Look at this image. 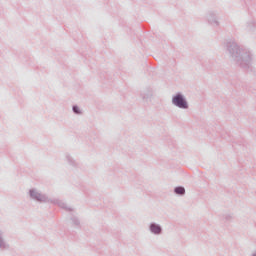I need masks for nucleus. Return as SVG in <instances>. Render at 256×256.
<instances>
[{
	"instance_id": "1",
	"label": "nucleus",
	"mask_w": 256,
	"mask_h": 256,
	"mask_svg": "<svg viewBox=\"0 0 256 256\" xmlns=\"http://www.w3.org/2000/svg\"><path fill=\"white\" fill-rule=\"evenodd\" d=\"M173 103L177 107H180L181 109H187V102L181 95H177L176 97L173 98Z\"/></svg>"
},
{
	"instance_id": "2",
	"label": "nucleus",
	"mask_w": 256,
	"mask_h": 256,
	"mask_svg": "<svg viewBox=\"0 0 256 256\" xmlns=\"http://www.w3.org/2000/svg\"><path fill=\"white\" fill-rule=\"evenodd\" d=\"M152 233H161V227L155 225V224H152L151 227H150Z\"/></svg>"
},
{
	"instance_id": "4",
	"label": "nucleus",
	"mask_w": 256,
	"mask_h": 256,
	"mask_svg": "<svg viewBox=\"0 0 256 256\" xmlns=\"http://www.w3.org/2000/svg\"><path fill=\"white\" fill-rule=\"evenodd\" d=\"M73 111H74V113H79V108L77 106H74Z\"/></svg>"
},
{
	"instance_id": "5",
	"label": "nucleus",
	"mask_w": 256,
	"mask_h": 256,
	"mask_svg": "<svg viewBox=\"0 0 256 256\" xmlns=\"http://www.w3.org/2000/svg\"><path fill=\"white\" fill-rule=\"evenodd\" d=\"M30 195H31V197H37V196H35V192L33 190L30 191Z\"/></svg>"
},
{
	"instance_id": "3",
	"label": "nucleus",
	"mask_w": 256,
	"mask_h": 256,
	"mask_svg": "<svg viewBox=\"0 0 256 256\" xmlns=\"http://www.w3.org/2000/svg\"><path fill=\"white\" fill-rule=\"evenodd\" d=\"M175 193H177L178 195H183L185 193V188L183 187H177L175 189Z\"/></svg>"
}]
</instances>
